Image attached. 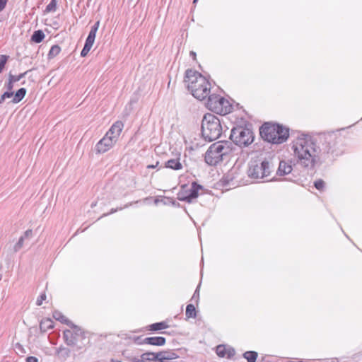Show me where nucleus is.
Segmentation results:
<instances>
[{"label":"nucleus","instance_id":"nucleus-1","mask_svg":"<svg viewBox=\"0 0 362 362\" xmlns=\"http://www.w3.org/2000/svg\"><path fill=\"white\" fill-rule=\"evenodd\" d=\"M345 137L337 132L324 133L316 139L308 135L298 136L292 148L298 163L313 168L316 163L333 161L344 152Z\"/></svg>","mask_w":362,"mask_h":362},{"label":"nucleus","instance_id":"nucleus-2","mask_svg":"<svg viewBox=\"0 0 362 362\" xmlns=\"http://www.w3.org/2000/svg\"><path fill=\"white\" fill-rule=\"evenodd\" d=\"M184 82L192 95L199 100H203L209 95L211 83L202 74L192 69L185 71Z\"/></svg>","mask_w":362,"mask_h":362},{"label":"nucleus","instance_id":"nucleus-3","mask_svg":"<svg viewBox=\"0 0 362 362\" xmlns=\"http://www.w3.org/2000/svg\"><path fill=\"white\" fill-rule=\"evenodd\" d=\"M261 138L272 144L286 142L289 136V129L276 122H265L259 127Z\"/></svg>","mask_w":362,"mask_h":362},{"label":"nucleus","instance_id":"nucleus-4","mask_svg":"<svg viewBox=\"0 0 362 362\" xmlns=\"http://www.w3.org/2000/svg\"><path fill=\"white\" fill-rule=\"evenodd\" d=\"M88 333L81 327L74 325L70 329L63 332V338L66 344L71 348L72 351L83 353L89 344Z\"/></svg>","mask_w":362,"mask_h":362},{"label":"nucleus","instance_id":"nucleus-5","mask_svg":"<svg viewBox=\"0 0 362 362\" xmlns=\"http://www.w3.org/2000/svg\"><path fill=\"white\" fill-rule=\"evenodd\" d=\"M223 127L221 119L211 113H206L202 120L201 132L204 140L212 141L218 139Z\"/></svg>","mask_w":362,"mask_h":362},{"label":"nucleus","instance_id":"nucleus-6","mask_svg":"<svg viewBox=\"0 0 362 362\" xmlns=\"http://www.w3.org/2000/svg\"><path fill=\"white\" fill-rule=\"evenodd\" d=\"M230 139L240 147L248 146L254 141L255 139L252 124L245 121L243 124L233 127L230 131Z\"/></svg>","mask_w":362,"mask_h":362},{"label":"nucleus","instance_id":"nucleus-7","mask_svg":"<svg viewBox=\"0 0 362 362\" xmlns=\"http://www.w3.org/2000/svg\"><path fill=\"white\" fill-rule=\"evenodd\" d=\"M273 170L274 164L271 160H254L249 163L247 174L251 179H264L269 176Z\"/></svg>","mask_w":362,"mask_h":362},{"label":"nucleus","instance_id":"nucleus-8","mask_svg":"<svg viewBox=\"0 0 362 362\" xmlns=\"http://www.w3.org/2000/svg\"><path fill=\"white\" fill-rule=\"evenodd\" d=\"M207 97L206 107L211 111L221 116L231 112L233 109L232 105L223 97L216 94H209Z\"/></svg>","mask_w":362,"mask_h":362},{"label":"nucleus","instance_id":"nucleus-9","mask_svg":"<svg viewBox=\"0 0 362 362\" xmlns=\"http://www.w3.org/2000/svg\"><path fill=\"white\" fill-rule=\"evenodd\" d=\"M203 188L204 187L197 182H192L190 188L187 184L182 185L177 194V198L180 201L191 204L199 197V191Z\"/></svg>","mask_w":362,"mask_h":362},{"label":"nucleus","instance_id":"nucleus-10","mask_svg":"<svg viewBox=\"0 0 362 362\" xmlns=\"http://www.w3.org/2000/svg\"><path fill=\"white\" fill-rule=\"evenodd\" d=\"M223 151L224 147L222 144L214 143L205 153V162L209 165H216L223 160V156H225Z\"/></svg>","mask_w":362,"mask_h":362},{"label":"nucleus","instance_id":"nucleus-11","mask_svg":"<svg viewBox=\"0 0 362 362\" xmlns=\"http://www.w3.org/2000/svg\"><path fill=\"white\" fill-rule=\"evenodd\" d=\"M113 124L110 127L105 136L96 144L98 153H103L110 149L113 145Z\"/></svg>","mask_w":362,"mask_h":362},{"label":"nucleus","instance_id":"nucleus-12","mask_svg":"<svg viewBox=\"0 0 362 362\" xmlns=\"http://www.w3.org/2000/svg\"><path fill=\"white\" fill-rule=\"evenodd\" d=\"M216 352L219 357H226L228 359L232 358L235 354V351L233 347L225 344L218 345L216 348Z\"/></svg>","mask_w":362,"mask_h":362},{"label":"nucleus","instance_id":"nucleus-13","mask_svg":"<svg viewBox=\"0 0 362 362\" xmlns=\"http://www.w3.org/2000/svg\"><path fill=\"white\" fill-rule=\"evenodd\" d=\"M292 170L293 168L291 164L285 160H281L276 171V175L279 176H284L291 173Z\"/></svg>","mask_w":362,"mask_h":362},{"label":"nucleus","instance_id":"nucleus-14","mask_svg":"<svg viewBox=\"0 0 362 362\" xmlns=\"http://www.w3.org/2000/svg\"><path fill=\"white\" fill-rule=\"evenodd\" d=\"M146 344L161 346L165 345L166 339L163 337H145Z\"/></svg>","mask_w":362,"mask_h":362},{"label":"nucleus","instance_id":"nucleus-15","mask_svg":"<svg viewBox=\"0 0 362 362\" xmlns=\"http://www.w3.org/2000/svg\"><path fill=\"white\" fill-rule=\"evenodd\" d=\"M169 327L167 322L162 321L159 322L153 323L146 327L145 329L150 332H158Z\"/></svg>","mask_w":362,"mask_h":362},{"label":"nucleus","instance_id":"nucleus-16","mask_svg":"<svg viewBox=\"0 0 362 362\" xmlns=\"http://www.w3.org/2000/svg\"><path fill=\"white\" fill-rule=\"evenodd\" d=\"M164 167L174 170H179L182 168V165L180 161V158H173L165 162Z\"/></svg>","mask_w":362,"mask_h":362},{"label":"nucleus","instance_id":"nucleus-17","mask_svg":"<svg viewBox=\"0 0 362 362\" xmlns=\"http://www.w3.org/2000/svg\"><path fill=\"white\" fill-rule=\"evenodd\" d=\"M220 183L223 187H230L231 186H234L235 183L234 182V177L233 174L228 173L226 175H224L221 179Z\"/></svg>","mask_w":362,"mask_h":362},{"label":"nucleus","instance_id":"nucleus-18","mask_svg":"<svg viewBox=\"0 0 362 362\" xmlns=\"http://www.w3.org/2000/svg\"><path fill=\"white\" fill-rule=\"evenodd\" d=\"M158 354H160L158 356L159 362L169 361L178 357L175 353L171 351H159Z\"/></svg>","mask_w":362,"mask_h":362},{"label":"nucleus","instance_id":"nucleus-19","mask_svg":"<svg viewBox=\"0 0 362 362\" xmlns=\"http://www.w3.org/2000/svg\"><path fill=\"white\" fill-rule=\"evenodd\" d=\"M99 24H100V22L97 21L91 27L89 34L86 40V42H88V44L93 45L95 39L96 33L99 28Z\"/></svg>","mask_w":362,"mask_h":362},{"label":"nucleus","instance_id":"nucleus-20","mask_svg":"<svg viewBox=\"0 0 362 362\" xmlns=\"http://www.w3.org/2000/svg\"><path fill=\"white\" fill-rule=\"evenodd\" d=\"M53 317L62 323L66 324L70 327L74 325V324L67 319L61 312L55 310L52 315Z\"/></svg>","mask_w":362,"mask_h":362},{"label":"nucleus","instance_id":"nucleus-21","mask_svg":"<svg viewBox=\"0 0 362 362\" xmlns=\"http://www.w3.org/2000/svg\"><path fill=\"white\" fill-rule=\"evenodd\" d=\"M158 352H145L141 355V358L146 361H158Z\"/></svg>","mask_w":362,"mask_h":362},{"label":"nucleus","instance_id":"nucleus-22","mask_svg":"<svg viewBox=\"0 0 362 362\" xmlns=\"http://www.w3.org/2000/svg\"><path fill=\"white\" fill-rule=\"evenodd\" d=\"M186 319L189 318H196L197 317V310L193 304H188L186 307L185 311Z\"/></svg>","mask_w":362,"mask_h":362},{"label":"nucleus","instance_id":"nucleus-23","mask_svg":"<svg viewBox=\"0 0 362 362\" xmlns=\"http://www.w3.org/2000/svg\"><path fill=\"white\" fill-rule=\"evenodd\" d=\"M26 92H27V90L25 88H21L18 89L16 91V93L12 100V102L13 103H18L20 101H21L23 100V98L25 97Z\"/></svg>","mask_w":362,"mask_h":362},{"label":"nucleus","instance_id":"nucleus-24","mask_svg":"<svg viewBox=\"0 0 362 362\" xmlns=\"http://www.w3.org/2000/svg\"><path fill=\"white\" fill-rule=\"evenodd\" d=\"M243 356L247 362H256L258 354L255 351H247L243 354Z\"/></svg>","mask_w":362,"mask_h":362},{"label":"nucleus","instance_id":"nucleus-25","mask_svg":"<svg viewBox=\"0 0 362 362\" xmlns=\"http://www.w3.org/2000/svg\"><path fill=\"white\" fill-rule=\"evenodd\" d=\"M71 351L72 350L69 348L60 346L58 348L57 353L61 358L66 359L70 356Z\"/></svg>","mask_w":362,"mask_h":362},{"label":"nucleus","instance_id":"nucleus-26","mask_svg":"<svg viewBox=\"0 0 362 362\" xmlns=\"http://www.w3.org/2000/svg\"><path fill=\"white\" fill-rule=\"evenodd\" d=\"M45 37V35L44 33L42 30H38L33 33L31 37V40L35 43H40L44 40Z\"/></svg>","mask_w":362,"mask_h":362},{"label":"nucleus","instance_id":"nucleus-27","mask_svg":"<svg viewBox=\"0 0 362 362\" xmlns=\"http://www.w3.org/2000/svg\"><path fill=\"white\" fill-rule=\"evenodd\" d=\"M40 327L42 331L46 332L54 327V322L50 319H46L40 322Z\"/></svg>","mask_w":362,"mask_h":362},{"label":"nucleus","instance_id":"nucleus-28","mask_svg":"<svg viewBox=\"0 0 362 362\" xmlns=\"http://www.w3.org/2000/svg\"><path fill=\"white\" fill-rule=\"evenodd\" d=\"M60 52H61V47L59 45H55L52 46V47L49 49V53H48V58L53 59L54 57L57 56Z\"/></svg>","mask_w":362,"mask_h":362},{"label":"nucleus","instance_id":"nucleus-29","mask_svg":"<svg viewBox=\"0 0 362 362\" xmlns=\"http://www.w3.org/2000/svg\"><path fill=\"white\" fill-rule=\"evenodd\" d=\"M217 143H219V144H222L224 147V154L227 155L230 153L232 151V143L228 141H220Z\"/></svg>","mask_w":362,"mask_h":362},{"label":"nucleus","instance_id":"nucleus-30","mask_svg":"<svg viewBox=\"0 0 362 362\" xmlns=\"http://www.w3.org/2000/svg\"><path fill=\"white\" fill-rule=\"evenodd\" d=\"M58 0H51L50 3L46 6L45 12L52 13L57 10Z\"/></svg>","mask_w":362,"mask_h":362},{"label":"nucleus","instance_id":"nucleus-31","mask_svg":"<svg viewBox=\"0 0 362 362\" xmlns=\"http://www.w3.org/2000/svg\"><path fill=\"white\" fill-rule=\"evenodd\" d=\"M129 339H132L136 344H146V343L145 342V338H143V336H134L129 337Z\"/></svg>","mask_w":362,"mask_h":362},{"label":"nucleus","instance_id":"nucleus-32","mask_svg":"<svg viewBox=\"0 0 362 362\" xmlns=\"http://www.w3.org/2000/svg\"><path fill=\"white\" fill-rule=\"evenodd\" d=\"M123 357L128 361L132 362V358H135V356H133L130 349H125L122 351Z\"/></svg>","mask_w":362,"mask_h":362},{"label":"nucleus","instance_id":"nucleus-33","mask_svg":"<svg viewBox=\"0 0 362 362\" xmlns=\"http://www.w3.org/2000/svg\"><path fill=\"white\" fill-rule=\"evenodd\" d=\"M314 186L317 189L322 191L325 187V182L322 179H318L314 182Z\"/></svg>","mask_w":362,"mask_h":362},{"label":"nucleus","instance_id":"nucleus-34","mask_svg":"<svg viewBox=\"0 0 362 362\" xmlns=\"http://www.w3.org/2000/svg\"><path fill=\"white\" fill-rule=\"evenodd\" d=\"M93 47V45L88 44V42H85L84 47L81 52V57H86L89 51L90 50L91 47Z\"/></svg>","mask_w":362,"mask_h":362},{"label":"nucleus","instance_id":"nucleus-35","mask_svg":"<svg viewBox=\"0 0 362 362\" xmlns=\"http://www.w3.org/2000/svg\"><path fill=\"white\" fill-rule=\"evenodd\" d=\"M124 128V124L122 121H117L115 122V130H117V134L119 136Z\"/></svg>","mask_w":362,"mask_h":362},{"label":"nucleus","instance_id":"nucleus-36","mask_svg":"<svg viewBox=\"0 0 362 362\" xmlns=\"http://www.w3.org/2000/svg\"><path fill=\"white\" fill-rule=\"evenodd\" d=\"M8 58V56L7 55H0V73L3 71Z\"/></svg>","mask_w":362,"mask_h":362},{"label":"nucleus","instance_id":"nucleus-37","mask_svg":"<svg viewBox=\"0 0 362 362\" xmlns=\"http://www.w3.org/2000/svg\"><path fill=\"white\" fill-rule=\"evenodd\" d=\"M24 237H21L16 244L14 245V251L17 252L23 246Z\"/></svg>","mask_w":362,"mask_h":362},{"label":"nucleus","instance_id":"nucleus-38","mask_svg":"<svg viewBox=\"0 0 362 362\" xmlns=\"http://www.w3.org/2000/svg\"><path fill=\"white\" fill-rule=\"evenodd\" d=\"M13 95V93L11 92V91H6L5 93H4L1 97H0V104H1L6 98H9L11 97H12Z\"/></svg>","mask_w":362,"mask_h":362},{"label":"nucleus","instance_id":"nucleus-39","mask_svg":"<svg viewBox=\"0 0 362 362\" xmlns=\"http://www.w3.org/2000/svg\"><path fill=\"white\" fill-rule=\"evenodd\" d=\"M27 74V71L23 73V74H21L18 76H12V75H10V78L13 79V81L14 82H17L18 81H20L23 77H24L25 76V74Z\"/></svg>","mask_w":362,"mask_h":362},{"label":"nucleus","instance_id":"nucleus-40","mask_svg":"<svg viewBox=\"0 0 362 362\" xmlns=\"http://www.w3.org/2000/svg\"><path fill=\"white\" fill-rule=\"evenodd\" d=\"M15 349L17 351V353L19 354H25V349L23 348V346L19 344V343H16L15 344Z\"/></svg>","mask_w":362,"mask_h":362},{"label":"nucleus","instance_id":"nucleus-41","mask_svg":"<svg viewBox=\"0 0 362 362\" xmlns=\"http://www.w3.org/2000/svg\"><path fill=\"white\" fill-rule=\"evenodd\" d=\"M46 299V294L42 293L37 299L36 304L40 306L42 304L43 300Z\"/></svg>","mask_w":362,"mask_h":362},{"label":"nucleus","instance_id":"nucleus-42","mask_svg":"<svg viewBox=\"0 0 362 362\" xmlns=\"http://www.w3.org/2000/svg\"><path fill=\"white\" fill-rule=\"evenodd\" d=\"M32 235H33V231H32V230L29 229V230H27L24 233V235H22V237H24V239H26V238H30Z\"/></svg>","mask_w":362,"mask_h":362},{"label":"nucleus","instance_id":"nucleus-43","mask_svg":"<svg viewBox=\"0 0 362 362\" xmlns=\"http://www.w3.org/2000/svg\"><path fill=\"white\" fill-rule=\"evenodd\" d=\"M6 3L7 0H0V12L5 8Z\"/></svg>","mask_w":362,"mask_h":362},{"label":"nucleus","instance_id":"nucleus-44","mask_svg":"<svg viewBox=\"0 0 362 362\" xmlns=\"http://www.w3.org/2000/svg\"><path fill=\"white\" fill-rule=\"evenodd\" d=\"M26 362H38V359L35 356H28L26 358Z\"/></svg>","mask_w":362,"mask_h":362},{"label":"nucleus","instance_id":"nucleus-45","mask_svg":"<svg viewBox=\"0 0 362 362\" xmlns=\"http://www.w3.org/2000/svg\"><path fill=\"white\" fill-rule=\"evenodd\" d=\"M14 83V81H13V79L10 78H9V82L7 85V88L9 90H11L12 88H13V83Z\"/></svg>","mask_w":362,"mask_h":362},{"label":"nucleus","instance_id":"nucleus-46","mask_svg":"<svg viewBox=\"0 0 362 362\" xmlns=\"http://www.w3.org/2000/svg\"><path fill=\"white\" fill-rule=\"evenodd\" d=\"M199 286L197 288V289L195 290L194 293V295L192 298V299H194L195 298H197V299L199 298Z\"/></svg>","mask_w":362,"mask_h":362},{"label":"nucleus","instance_id":"nucleus-47","mask_svg":"<svg viewBox=\"0 0 362 362\" xmlns=\"http://www.w3.org/2000/svg\"><path fill=\"white\" fill-rule=\"evenodd\" d=\"M132 362H144V360L142 358H138V357H135L134 358H132Z\"/></svg>","mask_w":362,"mask_h":362},{"label":"nucleus","instance_id":"nucleus-48","mask_svg":"<svg viewBox=\"0 0 362 362\" xmlns=\"http://www.w3.org/2000/svg\"><path fill=\"white\" fill-rule=\"evenodd\" d=\"M170 200V202L171 204L173 205V206H179V203L177 202L175 200H174L173 198H168Z\"/></svg>","mask_w":362,"mask_h":362},{"label":"nucleus","instance_id":"nucleus-49","mask_svg":"<svg viewBox=\"0 0 362 362\" xmlns=\"http://www.w3.org/2000/svg\"><path fill=\"white\" fill-rule=\"evenodd\" d=\"M189 55H190V57H192V59H193L194 60H196V57H197L196 52H194V51H190V52H189Z\"/></svg>","mask_w":362,"mask_h":362},{"label":"nucleus","instance_id":"nucleus-50","mask_svg":"<svg viewBox=\"0 0 362 362\" xmlns=\"http://www.w3.org/2000/svg\"><path fill=\"white\" fill-rule=\"evenodd\" d=\"M158 164H159V162L157 161L156 165H148L147 166V168H152V169L156 168L158 166Z\"/></svg>","mask_w":362,"mask_h":362},{"label":"nucleus","instance_id":"nucleus-51","mask_svg":"<svg viewBox=\"0 0 362 362\" xmlns=\"http://www.w3.org/2000/svg\"><path fill=\"white\" fill-rule=\"evenodd\" d=\"M331 362H339V359L337 358H331Z\"/></svg>","mask_w":362,"mask_h":362},{"label":"nucleus","instance_id":"nucleus-52","mask_svg":"<svg viewBox=\"0 0 362 362\" xmlns=\"http://www.w3.org/2000/svg\"><path fill=\"white\" fill-rule=\"evenodd\" d=\"M112 213H113V209H111L110 211V214H112Z\"/></svg>","mask_w":362,"mask_h":362},{"label":"nucleus","instance_id":"nucleus-53","mask_svg":"<svg viewBox=\"0 0 362 362\" xmlns=\"http://www.w3.org/2000/svg\"><path fill=\"white\" fill-rule=\"evenodd\" d=\"M198 0H193V4H196Z\"/></svg>","mask_w":362,"mask_h":362},{"label":"nucleus","instance_id":"nucleus-54","mask_svg":"<svg viewBox=\"0 0 362 362\" xmlns=\"http://www.w3.org/2000/svg\"><path fill=\"white\" fill-rule=\"evenodd\" d=\"M2 279V275L0 274V281Z\"/></svg>","mask_w":362,"mask_h":362},{"label":"nucleus","instance_id":"nucleus-55","mask_svg":"<svg viewBox=\"0 0 362 362\" xmlns=\"http://www.w3.org/2000/svg\"><path fill=\"white\" fill-rule=\"evenodd\" d=\"M271 181H273V180H276V179L273 178V179H271L270 180Z\"/></svg>","mask_w":362,"mask_h":362}]
</instances>
